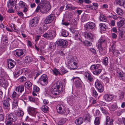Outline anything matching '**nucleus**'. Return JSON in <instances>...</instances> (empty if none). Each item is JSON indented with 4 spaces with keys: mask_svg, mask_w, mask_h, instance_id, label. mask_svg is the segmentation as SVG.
Returning a JSON list of instances; mask_svg holds the SVG:
<instances>
[{
    "mask_svg": "<svg viewBox=\"0 0 125 125\" xmlns=\"http://www.w3.org/2000/svg\"><path fill=\"white\" fill-rule=\"evenodd\" d=\"M51 8L50 5L48 3L47 0H42L37 6L36 11L38 12L40 10L42 13H47Z\"/></svg>",
    "mask_w": 125,
    "mask_h": 125,
    "instance_id": "nucleus-1",
    "label": "nucleus"
},
{
    "mask_svg": "<svg viewBox=\"0 0 125 125\" xmlns=\"http://www.w3.org/2000/svg\"><path fill=\"white\" fill-rule=\"evenodd\" d=\"M61 82L58 81L55 83L52 87L51 91L52 94L55 95H57L59 94V89L61 87H62Z\"/></svg>",
    "mask_w": 125,
    "mask_h": 125,
    "instance_id": "nucleus-2",
    "label": "nucleus"
},
{
    "mask_svg": "<svg viewBox=\"0 0 125 125\" xmlns=\"http://www.w3.org/2000/svg\"><path fill=\"white\" fill-rule=\"evenodd\" d=\"M56 30L54 29L45 33L43 35V37L48 40H52L56 36Z\"/></svg>",
    "mask_w": 125,
    "mask_h": 125,
    "instance_id": "nucleus-3",
    "label": "nucleus"
},
{
    "mask_svg": "<svg viewBox=\"0 0 125 125\" xmlns=\"http://www.w3.org/2000/svg\"><path fill=\"white\" fill-rule=\"evenodd\" d=\"M76 58L75 57H72L68 60V68L74 70L77 68V63Z\"/></svg>",
    "mask_w": 125,
    "mask_h": 125,
    "instance_id": "nucleus-4",
    "label": "nucleus"
},
{
    "mask_svg": "<svg viewBox=\"0 0 125 125\" xmlns=\"http://www.w3.org/2000/svg\"><path fill=\"white\" fill-rule=\"evenodd\" d=\"M66 109L65 107L63 104H59L56 106V109L57 112L61 115L65 114L66 112Z\"/></svg>",
    "mask_w": 125,
    "mask_h": 125,
    "instance_id": "nucleus-5",
    "label": "nucleus"
},
{
    "mask_svg": "<svg viewBox=\"0 0 125 125\" xmlns=\"http://www.w3.org/2000/svg\"><path fill=\"white\" fill-rule=\"evenodd\" d=\"M106 43L105 40L101 38L98 41V48L100 50H104L105 48Z\"/></svg>",
    "mask_w": 125,
    "mask_h": 125,
    "instance_id": "nucleus-6",
    "label": "nucleus"
},
{
    "mask_svg": "<svg viewBox=\"0 0 125 125\" xmlns=\"http://www.w3.org/2000/svg\"><path fill=\"white\" fill-rule=\"evenodd\" d=\"M39 82L42 85L45 86L47 85L48 82L47 76L45 74L42 75L40 78Z\"/></svg>",
    "mask_w": 125,
    "mask_h": 125,
    "instance_id": "nucleus-7",
    "label": "nucleus"
},
{
    "mask_svg": "<svg viewBox=\"0 0 125 125\" xmlns=\"http://www.w3.org/2000/svg\"><path fill=\"white\" fill-rule=\"evenodd\" d=\"M36 109L35 108L29 106L27 109L29 114L32 116L35 117L37 116L38 117V113L36 112Z\"/></svg>",
    "mask_w": 125,
    "mask_h": 125,
    "instance_id": "nucleus-8",
    "label": "nucleus"
},
{
    "mask_svg": "<svg viewBox=\"0 0 125 125\" xmlns=\"http://www.w3.org/2000/svg\"><path fill=\"white\" fill-rule=\"evenodd\" d=\"M26 51L24 49H17L14 51V54L15 56L17 57H19L21 55H25Z\"/></svg>",
    "mask_w": 125,
    "mask_h": 125,
    "instance_id": "nucleus-9",
    "label": "nucleus"
},
{
    "mask_svg": "<svg viewBox=\"0 0 125 125\" xmlns=\"http://www.w3.org/2000/svg\"><path fill=\"white\" fill-rule=\"evenodd\" d=\"M11 100L9 98L3 100L2 102L3 107L4 109L9 111L10 109V101Z\"/></svg>",
    "mask_w": 125,
    "mask_h": 125,
    "instance_id": "nucleus-10",
    "label": "nucleus"
},
{
    "mask_svg": "<svg viewBox=\"0 0 125 125\" xmlns=\"http://www.w3.org/2000/svg\"><path fill=\"white\" fill-rule=\"evenodd\" d=\"M56 19V17L53 14H51L47 17L45 20V22L46 24H48L51 22L53 21Z\"/></svg>",
    "mask_w": 125,
    "mask_h": 125,
    "instance_id": "nucleus-11",
    "label": "nucleus"
},
{
    "mask_svg": "<svg viewBox=\"0 0 125 125\" xmlns=\"http://www.w3.org/2000/svg\"><path fill=\"white\" fill-rule=\"evenodd\" d=\"M47 26L46 24H41L39 27L38 31L39 34H42L46 31L47 29Z\"/></svg>",
    "mask_w": 125,
    "mask_h": 125,
    "instance_id": "nucleus-12",
    "label": "nucleus"
},
{
    "mask_svg": "<svg viewBox=\"0 0 125 125\" xmlns=\"http://www.w3.org/2000/svg\"><path fill=\"white\" fill-rule=\"evenodd\" d=\"M95 87L100 93L102 92L104 90L103 87L101 82L98 80H97L95 83Z\"/></svg>",
    "mask_w": 125,
    "mask_h": 125,
    "instance_id": "nucleus-13",
    "label": "nucleus"
},
{
    "mask_svg": "<svg viewBox=\"0 0 125 125\" xmlns=\"http://www.w3.org/2000/svg\"><path fill=\"white\" fill-rule=\"evenodd\" d=\"M39 20L36 17L33 18L30 21V25L32 27H35L38 24Z\"/></svg>",
    "mask_w": 125,
    "mask_h": 125,
    "instance_id": "nucleus-14",
    "label": "nucleus"
},
{
    "mask_svg": "<svg viewBox=\"0 0 125 125\" xmlns=\"http://www.w3.org/2000/svg\"><path fill=\"white\" fill-rule=\"evenodd\" d=\"M84 27L86 29L88 30H90L93 29L95 27L94 23L89 22L85 25Z\"/></svg>",
    "mask_w": 125,
    "mask_h": 125,
    "instance_id": "nucleus-15",
    "label": "nucleus"
},
{
    "mask_svg": "<svg viewBox=\"0 0 125 125\" xmlns=\"http://www.w3.org/2000/svg\"><path fill=\"white\" fill-rule=\"evenodd\" d=\"M118 76L119 79L122 80H125V76L124 72L122 71L118 70L117 71Z\"/></svg>",
    "mask_w": 125,
    "mask_h": 125,
    "instance_id": "nucleus-16",
    "label": "nucleus"
},
{
    "mask_svg": "<svg viewBox=\"0 0 125 125\" xmlns=\"http://www.w3.org/2000/svg\"><path fill=\"white\" fill-rule=\"evenodd\" d=\"M6 118L7 119L12 121H15L17 119V118L14 114L12 113H10L8 115Z\"/></svg>",
    "mask_w": 125,
    "mask_h": 125,
    "instance_id": "nucleus-17",
    "label": "nucleus"
},
{
    "mask_svg": "<svg viewBox=\"0 0 125 125\" xmlns=\"http://www.w3.org/2000/svg\"><path fill=\"white\" fill-rule=\"evenodd\" d=\"M17 3V0H10L8 3V6L10 8L13 7L16 5Z\"/></svg>",
    "mask_w": 125,
    "mask_h": 125,
    "instance_id": "nucleus-18",
    "label": "nucleus"
},
{
    "mask_svg": "<svg viewBox=\"0 0 125 125\" xmlns=\"http://www.w3.org/2000/svg\"><path fill=\"white\" fill-rule=\"evenodd\" d=\"M7 63L8 68L10 69L13 68L16 64L15 62L11 60H8Z\"/></svg>",
    "mask_w": 125,
    "mask_h": 125,
    "instance_id": "nucleus-19",
    "label": "nucleus"
},
{
    "mask_svg": "<svg viewBox=\"0 0 125 125\" xmlns=\"http://www.w3.org/2000/svg\"><path fill=\"white\" fill-rule=\"evenodd\" d=\"M59 45L62 46V47H65L67 45V41L63 40L60 39L58 42Z\"/></svg>",
    "mask_w": 125,
    "mask_h": 125,
    "instance_id": "nucleus-20",
    "label": "nucleus"
},
{
    "mask_svg": "<svg viewBox=\"0 0 125 125\" xmlns=\"http://www.w3.org/2000/svg\"><path fill=\"white\" fill-rule=\"evenodd\" d=\"M114 97V96L112 95L108 94H106L104 96V99L107 101H111Z\"/></svg>",
    "mask_w": 125,
    "mask_h": 125,
    "instance_id": "nucleus-21",
    "label": "nucleus"
},
{
    "mask_svg": "<svg viewBox=\"0 0 125 125\" xmlns=\"http://www.w3.org/2000/svg\"><path fill=\"white\" fill-rule=\"evenodd\" d=\"M125 24V20L122 19L118 22L117 24L118 26V30L120 31L121 30L122 27Z\"/></svg>",
    "mask_w": 125,
    "mask_h": 125,
    "instance_id": "nucleus-22",
    "label": "nucleus"
},
{
    "mask_svg": "<svg viewBox=\"0 0 125 125\" xmlns=\"http://www.w3.org/2000/svg\"><path fill=\"white\" fill-rule=\"evenodd\" d=\"M113 122V119H110L109 116H107L106 118L105 125H112Z\"/></svg>",
    "mask_w": 125,
    "mask_h": 125,
    "instance_id": "nucleus-23",
    "label": "nucleus"
},
{
    "mask_svg": "<svg viewBox=\"0 0 125 125\" xmlns=\"http://www.w3.org/2000/svg\"><path fill=\"white\" fill-rule=\"evenodd\" d=\"M116 3L121 6L125 8V1L124 0H116Z\"/></svg>",
    "mask_w": 125,
    "mask_h": 125,
    "instance_id": "nucleus-24",
    "label": "nucleus"
},
{
    "mask_svg": "<svg viewBox=\"0 0 125 125\" xmlns=\"http://www.w3.org/2000/svg\"><path fill=\"white\" fill-rule=\"evenodd\" d=\"M24 87L22 85L19 86L17 87L16 88V91L19 93V94H21L24 91Z\"/></svg>",
    "mask_w": 125,
    "mask_h": 125,
    "instance_id": "nucleus-25",
    "label": "nucleus"
},
{
    "mask_svg": "<svg viewBox=\"0 0 125 125\" xmlns=\"http://www.w3.org/2000/svg\"><path fill=\"white\" fill-rule=\"evenodd\" d=\"M83 119L82 118L79 117L76 119L75 121V123L77 125L81 124L83 122Z\"/></svg>",
    "mask_w": 125,
    "mask_h": 125,
    "instance_id": "nucleus-26",
    "label": "nucleus"
},
{
    "mask_svg": "<svg viewBox=\"0 0 125 125\" xmlns=\"http://www.w3.org/2000/svg\"><path fill=\"white\" fill-rule=\"evenodd\" d=\"M114 48L112 46L110 48V50L111 52L113 53L116 56H117L120 54L119 52L117 50H114Z\"/></svg>",
    "mask_w": 125,
    "mask_h": 125,
    "instance_id": "nucleus-27",
    "label": "nucleus"
},
{
    "mask_svg": "<svg viewBox=\"0 0 125 125\" xmlns=\"http://www.w3.org/2000/svg\"><path fill=\"white\" fill-rule=\"evenodd\" d=\"M19 94H17L15 91L13 92L12 95H11L12 98L14 100H19V98H18V97Z\"/></svg>",
    "mask_w": 125,
    "mask_h": 125,
    "instance_id": "nucleus-28",
    "label": "nucleus"
},
{
    "mask_svg": "<svg viewBox=\"0 0 125 125\" xmlns=\"http://www.w3.org/2000/svg\"><path fill=\"white\" fill-rule=\"evenodd\" d=\"M32 58L30 56H27L25 57L24 61L26 63H30L32 61Z\"/></svg>",
    "mask_w": 125,
    "mask_h": 125,
    "instance_id": "nucleus-29",
    "label": "nucleus"
},
{
    "mask_svg": "<svg viewBox=\"0 0 125 125\" xmlns=\"http://www.w3.org/2000/svg\"><path fill=\"white\" fill-rule=\"evenodd\" d=\"M99 27L102 31H105L107 28L105 24L102 23L99 24Z\"/></svg>",
    "mask_w": 125,
    "mask_h": 125,
    "instance_id": "nucleus-30",
    "label": "nucleus"
},
{
    "mask_svg": "<svg viewBox=\"0 0 125 125\" xmlns=\"http://www.w3.org/2000/svg\"><path fill=\"white\" fill-rule=\"evenodd\" d=\"M23 112L21 110H19L17 111L16 112V115L18 117H22L24 115Z\"/></svg>",
    "mask_w": 125,
    "mask_h": 125,
    "instance_id": "nucleus-31",
    "label": "nucleus"
},
{
    "mask_svg": "<svg viewBox=\"0 0 125 125\" xmlns=\"http://www.w3.org/2000/svg\"><path fill=\"white\" fill-rule=\"evenodd\" d=\"M100 65L99 64L92 65L91 66L90 69L92 70H96L99 68Z\"/></svg>",
    "mask_w": 125,
    "mask_h": 125,
    "instance_id": "nucleus-32",
    "label": "nucleus"
},
{
    "mask_svg": "<svg viewBox=\"0 0 125 125\" xmlns=\"http://www.w3.org/2000/svg\"><path fill=\"white\" fill-rule=\"evenodd\" d=\"M89 19V16L86 14L82 16V21L83 22L88 20Z\"/></svg>",
    "mask_w": 125,
    "mask_h": 125,
    "instance_id": "nucleus-33",
    "label": "nucleus"
},
{
    "mask_svg": "<svg viewBox=\"0 0 125 125\" xmlns=\"http://www.w3.org/2000/svg\"><path fill=\"white\" fill-rule=\"evenodd\" d=\"M69 35L68 32L66 30H62L61 31V35L64 37H66Z\"/></svg>",
    "mask_w": 125,
    "mask_h": 125,
    "instance_id": "nucleus-34",
    "label": "nucleus"
},
{
    "mask_svg": "<svg viewBox=\"0 0 125 125\" xmlns=\"http://www.w3.org/2000/svg\"><path fill=\"white\" fill-rule=\"evenodd\" d=\"M118 108L117 104H116L115 103L112 104L110 107V109L111 110L114 111L117 109Z\"/></svg>",
    "mask_w": 125,
    "mask_h": 125,
    "instance_id": "nucleus-35",
    "label": "nucleus"
},
{
    "mask_svg": "<svg viewBox=\"0 0 125 125\" xmlns=\"http://www.w3.org/2000/svg\"><path fill=\"white\" fill-rule=\"evenodd\" d=\"M19 100H14L12 103V108H17L18 107V101Z\"/></svg>",
    "mask_w": 125,
    "mask_h": 125,
    "instance_id": "nucleus-36",
    "label": "nucleus"
},
{
    "mask_svg": "<svg viewBox=\"0 0 125 125\" xmlns=\"http://www.w3.org/2000/svg\"><path fill=\"white\" fill-rule=\"evenodd\" d=\"M119 39L121 41H123L125 39L124 37V36L123 31L122 30H121L120 31H119Z\"/></svg>",
    "mask_w": 125,
    "mask_h": 125,
    "instance_id": "nucleus-37",
    "label": "nucleus"
},
{
    "mask_svg": "<svg viewBox=\"0 0 125 125\" xmlns=\"http://www.w3.org/2000/svg\"><path fill=\"white\" fill-rule=\"evenodd\" d=\"M32 83L29 81L26 82L24 84L25 87L28 89L32 87Z\"/></svg>",
    "mask_w": 125,
    "mask_h": 125,
    "instance_id": "nucleus-38",
    "label": "nucleus"
},
{
    "mask_svg": "<svg viewBox=\"0 0 125 125\" xmlns=\"http://www.w3.org/2000/svg\"><path fill=\"white\" fill-rule=\"evenodd\" d=\"M118 94L119 95V99L120 100L123 99L124 97V93L122 91H119L118 92Z\"/></svg>",
    "mask_w": 125,
    "mask_h": 125,
    "instance_id": "nucleus-39",
    "label": "nucleus"
},
{
    "mask_svg": "<svg viewBox=\"0 0 125 125\" xmlns=\"http://www.w3.org/2000/svg\"><path fill=\"white\" fill-rule=\"evenodd\" d=\"M75 97L73 96H69L67 98V101L69 102L72 103H73L74 101L75 100Z\"/></svg>",
    "mask_w": 125,
    "mask_h": 125,
    "instance_id": "nucleus-40",
    "label": "nucleus"
},
{
    "mask_svg": "<svg viewBox=\"0 0 125 125\" xmlns=\"http://www.w3.org/2000/svg\"><path fill=\"white\" fill-rule=\"evenodd\" d=\"M55 48V44L52 42H51L50 44L49 49L50 50H53Z\"/></svg>",
    "mask_w": 125,
    "mask_h": 125,
    "instance_id": "nucleus-41",
    "label": "nucleus"
},
{
    "mask_svg": "<svg viewBox=\"0 0 125 125\" xmlns=\"http://www.w3.org/2000/svg\"><path fill=\"white\" fill-rule=\"evenodd\" d=\"M42 109L43 111L46 113L47 112L48 110V108L46 105H43L42 107Z\"/></svg>",
    "mask_w": 125,
    "mask_h": 125,
    "instance_id": "nucleus-42",
    "label": "nucleus"
},
{
    "mask_svg": "<svg viewBox=\"0 0 125 125\" xmlns=\"http://www.w3.org/2000/svg\"><path fill=\"white\" fill-rule=\"evenodd\" d=\"M116 12L118 15L121 16L123 14V12L122 10L119 8H117Z\"/></svg>",
    "mask_w": 125,
    "mask_h": 125,
    "instance_id": "nucleus-43",
    "label": "nucleus"
},
{
    "mask_svg": "<svg viewBox=\"0 0 125 125\" xmlns=\"http://www.w3.org/2000/svg\"><path fill=\"white\" fill-rule=\"evenodd\" d=\"M100 118L99 117H96L94 123L95 125H99L100 124Z\"/></svg>",
    "mask_w": 125,
    "mask_h": 125,
    "instance_id": "nucleus-44",
    "label": "nucleus"
},
{
    "mask_svg": "<svg viewBox=\"0 0 125 125\" xmlns=\"http://www.w3.org/2000/svg\"><path fill=\"white\" fill-rule=\"evenodd\" d=\"M22 73V70H17L16 71L15 73V75L14 76L15 78H16L19 75H20Z\"/></svg>",
    "mask_w": 125,
    "mask_h": 125,
    "instance_id": "nucleus-45",
    "label": "nucleus"
},
{
    "mask_svg": "<svg viewBox=\"0 0 125 125\" xmlns=\"http://www.w3.org/2000/svg\"><path fill=\"white\" fill-rule=\"evenodd\" d=\"M66 118H62L58 122L59 124L60 125H62L66 122Z\"/></svg>",
    "mask_w": 125,
    "mask_h": 125,
    "instance_id": "nucleus-46",
    "label": "nucleus"
},
{
    "mask_svg": "<svg viewBox=\"0 0 125 125\" xmlns=\"http://www.w3.org/2000/svg\"><path fill=\"white\" fill-rule=\"evenodd\" d=\"M102 71V69H99L95 70L93 71V74L95 75H97L99 74Z\"/></svg>",
    "mask_w": 125,
    "mask_h": 125,
    "instance_id": "nucleus-47",
    "label": "nucleus"
},
{
    "mask_svg": "<svg viewBox=\"0 0 125 125\" xmlns=\"http://www.w3.org/2000/svg\"><path fill=\"white\" fill-rule=\"evenodd\" d=\"M99 19L100 21H105L106 20V17L103 15H101Z\"/></svg>",
    "mask_w": 125,
    "mask_h": 125,
    "instance_id": "nucleus-48",
    "label": "nucleus"
},
{
    "mask_svg": "<svg viewBox=\"0 0 125 125\" xmlns=\"http://www.w3.org/2000/svg\"><path fill=\"white\" fill-rule=\"evenodd\" d=\"M84 74L86 79L87 80L91 75L90 73L87 72H85L84 73Z\"/></svg>",
    "mask_w": 125,
    "mask_h": 125,
    "instance_id": "nucleus-49",
    "label": "nucleus"
},
{
    "mask_svg": "<svg viewBox=\"0 0 125 125\" xmlns=\"http://www.w3.org/2000/svg\"><path fill=\"white\" fill-rule=\"evenodd\" d=\"M19 6L22 8L25 7L26 6V3L21 1L19 2Z\"/></svg>",
    "mask_w": 125,
    "mask_h": 125,
    "instance_id": "nucleus-50",
    "label": "nucleus"
},
{
    "mask_svg": "<svg viewBox=\"0 0 125 125\" xmlns=\"http://www.w3.org/2000/svg\"><path fill=\"white\" fill-rule=\"evenodd\" d=\"M75 85L76 87L77 88L80 87L81 86L80 82L78 81H77L75 82Z\"/></svg>",
    "mask_w": 125,
    "mask_h": 125,
    "instance_id": "nucleus-51",
    "label": "nucleus"
},
{
    "mask_svg": "<svg viewBox=\"0 0 125 125\" xmlns=\"http://www.w3.org/2000/svg\"><path fill=\"white\" fill-rule=\"evenodd\" d=\"M52 71L53 73L56 75L57 74H61L60 72L56 68H54L53 70H52Z\"/></svg>",
    "mask_w": 125,
    "mask_h": 125,
    "instance_id": "nucleus-52",
    "label": "nucleus"
},
{
    "mask_svg": "<svg viewBox=\"0 0 125 125\" xmlns=\"http://www.w3.org/2000/svg\"><path fill=\"white\" fill-rule=\"evenodd\" d=\"M87 38L89 39H91L93 38V35L91 33H88L86 35Z\"/></svg>",
    "mask_w": 125,
    "mask_h": 125,
    "instance_id": "nucleus-53",
    "label": "nucleus"
},
{
    "mask_svg": "<svg viewBox=\"0 0 125 125\" xmlns=\"http://www.w3.org/2000/svg\"><path fill=\"white\" fill-rule=\"evenodd\" d=\"M26 80V78L24 76H22L19 79V81L21 82H23L25 81Z\"/></svg>",
    "mask_w": 125,
    "mask_h": 125,
    "instance_id": "nucleus-54",
    "label": "nucleus"
},
{
    "mask_svg": "<svg viewBox=\"0 0 125 125\" xmlns=\"http://www.w3.org/2000/svg\"><path fill=\"white\" fill-rule=\"evenodd\" d=\"M85 119L87 120H89L91 118L90 115L88 113L84 115Z\"/></svg>",
    "mask_w": 125,
    "mask_h": 125,
    "instance_id": "nucleus-55",
    "label": "nucleus"
},
{
    "mask_svg": "<svg viewBox=\"0 0 125 125\" xmlns=\"http://www.w3.org/2000/svg\"><path fill=\"white\" fill-rule=\"evenodd\" d=\"M94 80V79L92 76L91 75L87 80V81L89 83L93 82Z\"/></svg>",
    "mask_w": 125,
    "mask_h": 125,
    "instance_id": "nucleus-56",
    "label": "nucleus"
},
{
    "mask_svg": "<svg viewBox=\"0 0 125 125\" xmlns=\"http://www.w3.org/2000/svg\"><path fill=\"white\" fill-rule=\"evenodd\" d=\"M40 90L39 88L36 86H34L33 90L34 92H38Z\"/></svg>",
    "mask_w": 125,
    "mask_h": 125,
    "instance_id": "nucleus-57",
    "label": "nucleus"
},
{
    "mask_svg": "<svg viewBox=\"0 0 125 125\" xmlns=\"http://www.w3.org/2000/svg\"><path fill=\"white\" fill-rule=\"evenodd\" d=\"M93 95L94 97L97 96L98 94L96 91L95 89H93L92 90Z\"/></svg>",
    "mask_w": 125,
    "mask_h": 125,
    "instance_id": "nucleus-58",
    "label": "nucleus"
},
{
    "mask_svg": "<svg viewBox=\"0 0 125 125\" xmlns=\"http://www.w3.org/2000/svg\"><path fill=\"white\" fill-rule=\"evenodd\" d=\"M108 58L107 57H106L104 60L103 63L104 64H105V65H107L108 64Z\"/></svg>",
    "mask_w": 125,
    "mask_h": 125,
    "instance_id": "nucleus-59",
    "label": "nucleus"
},
{
    "mask_svg": "<svg viewBox=\"0 0 125 125\" xmlns=\"http://www.w3.org/2000/svg\"><path fill=\"white\" fill-rule=\"evenodd\" d=\"M111 26H114L115 24V21L114 20H112L109 23Z\"/></svg>",
    "mask_w": 125,
    "mask_h": 125,
    "instance_id": "nucleus-60",
    "label": "nucleus"
},
{
    "mask_svg": "<svg viewBox=\"0 0 125 125\" xmlns=\"http://www.w3.org/2000/svg\"><path fill=\"white\" fill-rule=\"evenodd\" d=\"M12 121H11L8 119H7L6 120V125H11L12 124Z\"/></svg>",
    "mask_w": 125,
    "mask_h": 125,
    "instance_id": "nucleus-61",
    "label": "nucleus"
},
{
    "mask_svg": "<svg viewBox=\"0 0 125 125\" xmlns=\"http://www.w3.org/2000/svg\"><path fill=\"white\" fill-rule=\"evenodd\" d=\"M75 39L77 40L78 39L80 40V35L78 33L77 34H75Z\"/></svg>",
    "mask_w": 125,
    "mask_h": 125,
    "instance_id": "nucleus-62",
    "label": "nucleus"
},
{
    "mask_svg": "<svg viewBox=\"0 0 125 125\" xmlns=\"http://www.w3.org/2000/svg\"><path fill=\"white\" fill-rule=\"evenodd\" d=\"M61 69L62 73H65L68 72V71H67L66 70H65L63 67H61Z\"/></svg>",
    "mask_w": 125,
    "mask_h": 125,
    "instance_id": "nucleus-63",
    "label": "nucleus"
},
{
    "mask_svg": "<svg viewBox=\"0 0 125 125\" xmlns=\"http://www.w3.org/2000/svg\"><path fill=\"white\" fill-rule=\"evenodd\" d=\"M81 108V106L79 104H76L74 107V108L75 110H77Z\"/></svg>",
    "mask_w": 125,
    "mask_h": 125,
    "instance_id": "nucleus-64",
    "label": "nucleus"
}]
</instances>
